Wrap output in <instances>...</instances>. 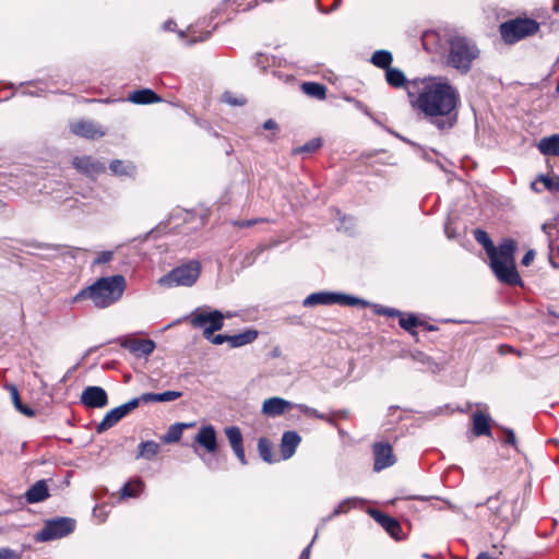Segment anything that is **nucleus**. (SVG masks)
Wrapping results in <instances>:
<instances>
[{
  "mask_svg": "<svg viewBox=\"0 0 559 559\" xmlns=\"http://www.w3.org/2000/svg\"><path fill=\"white\" fill-rule=\"evenodd\" d=\"M293 407H296L299 409L302 414L310 416L312 412V407L306 405V404H293Z\"/></svg>",
  "mask_w": 559,
  "mask_h": 559,
  "instance_id": "nucleus-55",
  "label": "nucleus"
},
{
  "mask_svg": "<svg viewBox=\"0 0 559 559\" xmlns=\"http://www.w3.org/2000/svg\"><path fill=\"white\" fill-rule=\"evenodd\" d=\"M278 355H280V353H278V349L276 348V349L274 350V353H273V356H274V357H277Z\"/></svg>",
  "mask_w": 559,
  "mask_h": 559,
  "instance_id": "nucleus-64",
  "label": "nucleus"
},
{
  "mask_svg": "<svg viewBox=\"0 0 559 559\" xmlns=\"http://www.w3.org/2000/svg\"><path fill=\"white\" fill-rule=\"evenodd\" d=\"M49 497L48 486L46 480L41 479L36 481L26 492L25 499L28 503H37L46 500Z\"/></svg>",
  "mask_w": 559,
  "mask_h": 559,
  "instance_id": "nucleus-23",
  "label": "nucleus"
},
{
  "mask_svg": "<svg viewBox=\"0 0 559 559\" xmlns=\"http://www.w3.org/2000/svg\"><path fill=\"white\" fill-rule=\"evenodd\" d=\"M253 224H255V221H242L236 223V225H238L239 227H250Z\"/></svg>",
  "mask_w": 559,
  "mask_h": 559,
  "instance_id": "nucleus-60",
  "label": "nucleus"
},
{
  "mask_svg": "<svg viewBox=\"0 0 559 559\" xmlns=\"http://www.w3.org/2000/svg\"><path fill=\"white\" fill-rule=\"evenodd\" d=\"M317 537V534L314 535L311 544H309L301 552L299 559H309L310 558V548H311V545L313 544L314 539Z\"/></svg>",
  "mask_w": 559,
  "mask_h": 559,
  "instance_id": "nucleus-58",
  "label": "nucleus"
},
{
  "mask_svg": "<svg viewBox=\"0 0 559 559\" xmlns=\"http://www.w3.org/2000/svg\"><path fill=\"white\" fill-rule=\"evenodd\" d=\"M312 412L313 413H311L310 417L319 418V419H322V420H328L329 423L333 424L332 419L328 418L326 415L318 412L316 408H312Z\"/></svg>",
  "mask_w": 559,
  "mask_h": 559,
  "instance_id": "nucleus-57",
  "label": "nucleus"
},
{
  "mask_svg": "<svg viewBox=\"0 0 559 559\" xmlns=\"http://www.w3.org/2000/svg\"><path fill=\"white\" fill-rule=\"evenodd\" d=\"M200 457L209 468H211V469L217 468V461L213 456L200 455Z\"/></svg>",
  "mask_w": 559,
  "mask_h": 559,
  "instance_id": "nucleus-51",
  "label": "nucleus"
},
{
  "mask_svg": "<svg viewBox=\"0 0 559 559\" xmlns=\"http://www.w3.org/2000/svg\"><path fill=\"white\" fill-rule=\"evenodd\" d=\"M364 502L362 499H359V498H346L344 500H342L336 507L335 509L333 510V512L324 518L322 521L323 523H325L326 521H330L331 519H333L334 516H338L341 514H345L347 513L348 511H350L352 509H355L358 507L359 503Z\"/></svg>",
  "mask_w": 559,
  "mask_h": 559,
  "instance_id": "nucleus-30",
  "label": "nucleus"
},
{
  "mask_svg": "<svg viewBox=\"0 0 559 559\" xmlns=\"http://www.w3.org/2000/svg\"><path fill=\"white\" fill-rule=\"evenodd\" d=\"M201 273V263L191 260L181 264L158 280V284L164 287L192 286Z\"/></svg>",
  "mask_w": 559,
  "mask_h": 559,
  "instance_id": "nucleus-4",
  "label": "nucleus"
},
{
  "mask_svg": "<svg viewBox=\"0 0 559 559\" xmlns=\"http://www.w3.org/2000/svg\"><path fill=\"white\" fill-rule=\"evenodd\" d=\"M370 515L390 534L394 539H402L401 524L392 516L378 510H370Z\"/></svg>",
  "mask_w": 559,
  "mask_h": 559,
  "instance_id": "nucleus-19",
  "label": "nucleus"
},
{
  "mask_svg": "<svg viewBox=\"0 0 559 559\" xmlns=\"http://www.w3.org/2000/svg\"><path fill=\"white\" fill-rule=\"evenodd\" d=\"M322 146V140L320 138H314L307 142L306 144L294 150L295 154L299 153H313Z\"/></svg>",
  "mask_w": 559,
  "mask_h": 559,
  "instance_id": "nucleus-42",
  "label": "nucleus"
},
{
  "mask_svg": "<svg viewBox=\"0 0 559 559\" xmlns=\"http://www.w3.org/2000/svg\"><path fill=\"white\" fill-rule=\"evenodd\" d=\"M301 90L306 95L320 100L326 97L325 86L317 82H305L301 85Z\"/></svg>",
  "mask_w": 559,
  "mask_h": 559,
  "instance_id": "nucleus-34",
  "label": "nucleus"
},
{
  "mask_svg": "<svg viewBox=\"0 0 559 559\" xmlns=\"http://www.w3.org/2000/svg\"><path fill=\"white\" fill-rule=\"evenodd\" d=\"M224 319L225 316L219 310L206 311L199 308L190 314L191 325L203 329L204 337H211L214 332L219 331L224 326Z\"/></svg>",
  "mask_w": 559,
  "mask_h": 559,
  "instance_id": "nucleus-7",
  "label": "nucleus"
},
{
  "mask_svg": "<svg viewBox=\"0 0 559 559\" xmlns=\"http://www.w3.org/2000/svg\"><path fill=\"white\" fill-rule=\"evenodd\" d=\"M259 332L254 329H247L246 331L230 335V347L237 348L253 343L258 338Z\"/></svg>",
  "mask_w": 559,
  "mask_h": 559,
  "instance_id": "nucleus-28",
  "label": "nucleus"
},
{
  "mask_svg": "<svg viewBox=\"0 0 559 559\" xmlns=\"http://www.w3.org/2000/svg\"><path fill=\"white\" fill-rule=\"evenodd\" d=\"M506 438L503 440L504 443L510 444L512 447H516V438L511 429H504Z\"/></svg>",
  "mask_w": 559,
  "mask_h": 559,
  "instance_id": "nucleus-50",
  "label": "nucleus"
},
{
  "mask_svg": "<svg viewBox=\"0 0 559 559\" xmlns=\"http://www.w3.org/2000/svg\"><path fill=\"white\" fill-rule=\"evenodd\" d=\"M374 471H382L395 463L392 447L388 442H377L373 444Z\"/></svg>",
  "mask_w": 559,
  "mask_h": 559,
  "instance_id": "nucleus-16",
  "label": "nucleus"
},
{
  "mask_svg": "<svg viewBox=\"0 0 559 559\" xmlns=\"http://www.w3.org/2000/svg\"><path fill=\"white\" fill-rule=\"evenodd\" d=\"M159 450L160 445L153 440L141 442L136 459L152 460L158 454Z\"/></svg>",
  "mask_w": 559,
  "mask_h": 559,
  "instance_id": "nucleus-32",
  "label": "nucleus"
},
{
  "mask_svg": "<svg viewBox=\"0 0 559 559\" xmlns=\"http://www.w3.org/2000/svg\"><path fill=\"white\" fill-rule=\"evenodd\" d=\"M537 147L543 155L559 156V134L543 138Z\"/></svg>",
  "mask_w": 559,
  "mask_h": 559,
  "instance_id": "nucleus-26",
  "label": "nucleus"
},
{
  "mask_svg": "<svg viewBox=\"0 0 559 559\" xmlns=\"http://www.w3.org/2000/svg\"><path fill=\"white\" fill-rule=\"evenodd\" d=\"M110 170L117 176H133L135 166L131 163H126L120 159H115L109 165Z\"/></svg>",
  "mask_w": 559,
  "mask_h": 559,
  "instance_id": "nucleus-37",
  "label": "nucleus"
},
{
  "mask_svg": "<svg viewBox=\"0 0 559 559\" xmlns=\"http://www.w3.org/2000/svg\"><path fill=\"white\" fill-rule=\"evenodd\" d=\"M385 81L395 88L403 87L407 82L405 74L397 68H390L385 71Z\"/></svg>",
  "mask_w": 559,
  "mask_h": 559,
  "instance_id": "nucleus-35",
  "label": "nucleus"
},
{
  "mask_svg": "<svg viewBox=\"0 0 559 559\" xmlns=\"http://www.w3.org/2000/svg\"><path fill=\"white\" fill-rule=\"evenodd\" d=\"M265 130H277V123L273 119H269L263 123Z\"/></svg>",
  "mask_w": 559,
  "mask_h": 559,
  "instance_id": "nucleus-59",
  "label": "nucleus"
},
{
  "mask_svg": "<svg viewBox=\"0 0 559 559\" xmlns=\"http://www.w3.org/2000/svg\"><path fill=\"white\" fill-rule=\"evenodd\" d=\"M392 60H393V58H392V53L390 51L377 50L373 52L370 61L377 68L385 69V71H386L388 69L391 68Z\"/></svg>",
  "mask_w": 559,
  "mask_h": 559,
  "instance_id": "nucleus-36",
  "label": "nucleus"
},
{
  "mask_svg": "<svg viewBox=\"0 0 559 559\" xmlns=\"http://www.w3.org/2000/svg\"><path fill=\"white\" fill-rule=\"evenodd\" d=\"M474 238L475 240L480 243L483 246V248L485 249L487 255L489 253H491L490 251L493 252V242L491 241L489 235L487 234V231L483 230V229H475L474 230Z\"/></svg>",
  "mask_w": 559,
  "mask_h": 559,
  "instance_id": "nucleus-39",
  "label": "nucleus"
},
{
  "mask_svg": "<svg viewBox=\"0 0 559 559\" xmlns=\"http://www.w3.org/2000/svg\"><path fill=\"white\" fill-rule=\"evenodd\" d=\"M380 313L382 314H385L388 317H402V312L397 309H394V308H383L381 311H379Z\"/></svg>",
  "mask_w": 559,
  "mask_h": 559,
  "instance_id": "nucleus-53",
  "label": "nucleus"
},
{
  "mask_svg": "<svg viewBox=\"0 0 559 559\" xmlns=\"http://www.w3.org/2000/svg\"><path fill=\"white\" fill-rule=\"evenodd\" d=\"M120 346L138 356H150L156 348L155 342L152 340H140L132 335L124 336L120 341Z\"/></svg>",
  "mask_w": 559,
  "mask_h": 559,
  "instance_id": "nucleus-14",
  "label": "nucleus"
},
{
  "mask_svg": "<svg viewBox=\"0 0 559 559\" xmlns=\"http://www.w3.org/2000/svg\"><path fill=\"white\" fill-rule=\"evenodd\" d=\"M128 100L134 104H153L160 100V97L150 88L133 91L129 94Z\"/></svg>",
  "mask_w": 559,
  "mask_h": 559,
  "instance_id": "nucleus-25",
  "label": "nucleus"
},
{
  "mask_svg": "<svg viewBox=\"0 0 559 559\" xmlns=\"http://www.w3.org/2000/svg\"><path fill=\"white\" fill-rule=\"evenodd\" d=\"M293 408V403L282 397H270L262 404V413L269 417H276Z\"/></svg>",
  "mask_w": 559,
  "mask_h": 559,
  "instance_id": "nucleus-21",
  "label": "nucleus"
},
{
  "mask_svg": "<svg viewBox=\"0 0 559 559\" xmlns=\"http://www.w3.org/2000/svg\"><path fill=\"white\" fill-rule=\"evenodd\" d=\"M420 324L421 322L418 320V318L412 313L408 314L406 318H404L403 316L400 318V326L413 335L416 334L414 329Z\"/></svg>",
  "mask_w": 559,
  "mask_h": 559,
  "instance_id": "nucleus-40",
  "label": "nucleus"
},
{
  "mask_svg": "<svg viewBox=\"0 0 559 559\" xmlns=\"http://www.w3.org/2000/svg\"><path fill=\"white\" fill-rule=\"evenodd\" d=\"M112 257H114L112 251H102L100 253H98V255L94 260V264H105V263L111 261Z\"/></svg>",
  "mask_w": 559,
  "mask_h": 559,
  "instance_id": "nucleus-46",
  "label": "nucleus"
},
{
  "mask_svg": "<svg viewBox=\"0 0 559 559\" xmlns=\"http://www.w3.org/2000/svg\"><path fill=\"white\" fill-rule=\"evenodd\" d=\"M534 258H535V251H534V250H528V251L524 254V257L522 258L521 263H522L523 265H525V266H528V265L533 262Z\"/></svg>",
  "mask_w": 559,
  "mask_h": 559,
  "instance_id": "nucleus-52",
  "label": "nucleus"
},
{
  "mask_svg": "<svg viewBox=\"0 0 559 559\" xmlns=\"http://www.w3.org/2000/svg\"><path fill=\"white\" fill-rule=\"evenodd\" d=\"M421 44L428 52H439L443 48L441 37L436 31L424 32Z\"/></svg>",
  "mask_w": 559,
  "mask_h": 559,
  "instance_id": "nucleus-27",
  "label": "nucleus"
},
{
  "mask_svg": "<svg viewBox=\"0 0 559 559\" xmlns=\"http://www.w3.org/2000/svg\"><path fill=\"white\" fill-rule=\"evenodd\" d=\"M70 130L73 134L88 140L99 139L106 134L100 126L88 120H79L72 122L70 124Z\"/></svg>",
  "mask_w": 559,
  "mask_h": 559,
  "instance_id": "nucleus-15",
  "label": "nucleus"
},
{
  "mask_svg": "<svg viewBox=\"0 0 559 559\" xmlns=\"http://www.w3.org/2000/svg\"><path fill=\"white\" fill-rule=\"evenodd\" d=\"M229 337H230V335H226V334H217V335L212 334L211 337H205V338L215 345H221L223 343H228L230 345Z\"/></svg>",
  "mask_w": 559,
  "mask_h": 559,
  "instance_id": "nucleus-45",
  "label": "nucleus"
},
{
  "mask_svg": "<svg viewBox=\"0 0 559 559\" xmlns=\"http://www.w3.org/2000/svg\"><path fill=\"white\" fill-rule=\"evenodd\" d=\"M245 0H225L226 7H231L234 11H248L258 5V0L249 2L246 7H242Z\"/></svg>",
  "mask_w": 559,
  "mask_h": 559,
  "instance_id": "nucleus-43",
  "label": "nucleus"
},
{
  "mask_svg": "<svg viewBox=\"0 0 559 559\" xmlns=\"http://www.w3.org/2000/svg\"><path fill=\"white\" fill-rule=\"evenodd\" d=\"M141 403V399L134 397L129 402L110 409L100 423L96 425L97 433H103L118 424L123 417L135 409Z\"/></svg>",
  "mask_w": 559,
  "mask_h": 559,
  "instance_id": "nucleus-9",
  "label": "nucleus"
},
{
  "mask_svg": "<svg viewBox=\"0 0 559 559\" xmlns=\"http://www.w3.org/2000/svg\"><path fill=\"white\" fill-rule=\"evenodd\" d=\"M182 396V392L180 391H166L163 393H144L139 399L141 402H171Z\"/></svg>",
  "mask_w": 559,
  "mask_h": 559,
  "instance_id": "nucleus-29",
  "label": "nucleus"
},
{
  "mask_svg": "<svg viewBox=\"0 0 559 559\" xmlns=\"http://www.w3.org/2000/svg\"><path fill=\"white\" fill-rule=\"evenodd\" d=\"M191 33H192V38L189 40L190 44H193V43H197V41H203V40L207 39L210 37V35H211V32H206L203 35L197 37L194 35L195 31H191Z\"/></svg>",
  "mask_w": 559,
  "mask_h": 559,
  "instance_id": "nucleus-56",
  "label": "nucleus"
},
{
  "mask_svg": "<svg viewBox=\"0 0 559 559\" xmlns=\"http://www.w3.org/2000/svg\"><path fill=\"white\" fill-rule=\"evenodd\" d=\"M74 530V521L68 518H60L48 521L38 534V539L46 542L60 538Z\"/></svg>",
  "mask_w": 559,
  "mask_h": 559,
  "instance_id": "nucleus-10",
  "label": "nucleus"
},
{
  "mask_svg": "<svg viewBox=\"0 0 559 559\" xmlns=\"http://www.w3.org/2000/svg\"><path fill=\"white\" fill-rule=\"evenodd\" d=\"M72 164L76 170L88 177H95L106 170L103 163L91 156H76L73 158Z\"/></svg>",
  "mask_w": 559,
  "mask_h": 559,
  "instance_id": "nucleus-17",
  "label": "nucleus"
},
{
  "mask_svg": "<svg viewBox=\"0 0 559 559\" xmlns=\"http://www.w3.org/2000/svg\"><path fill=\"white\" fill-rule=\"evenodd\" d=\"M538 29V22L528 17L510 20L500 25L501 37L508 44H513L527 36H532Z\"/></svg>",
  "mask_w": 559,
  "mask_h": 559,
  "instance_id": "nucleus-5",
  "label": "nucleus"
},
{
  "mask_svg": "<svg viewBox=\"0 0 559 559\" xmlns=\"http://www.w3.org/2000/svg\"><path fill=\"white\" fill-rule=\"evenodd\" d=\"M223 99L225 103L233 105V106H242L246 103L245 98H236L230 93H225L223 95Z\"/></svg>",
  "mask_w": 559,
  "mask_h": 559,
  "instance_id": "nucleus-47",
  "label": "nucleus"
},
{
  "mask_svg": "<svg viewBox=\"0 0 559 559\" xmlns=\"http://www.w3.org/2000/svg\"><path fill=\"white\" fill-rule=\"evenodd\" d=\"M516 241L511 238H504L501 240L498 247H493V252L488 254L490 259V265H493V261L501 263L515 262L514 254L516 251Z\"/></svg>",
  "mask_w": 559,
  "mask_h": 559,
  "instance_id": "nucleus-12",
  "label": "nucleus"
},
{
  "mask_svg": "<svg viewBox=\"0 0 559 559\" xmlns=\"http://www.w3.org/2000/svg\"><path fill=\"white\" fill-rule=\"evenodd\" d=\"M194 442L204 448L207 453L214 454L217 451V437L212 425L202 426L194 437Z\"/></svg>",
  "mask_w": 559,
  "mask_h": 559,
  "instance_id": "nucleus-18",
  "label": "nucleus"
},
{
  "mask_svg": "<svg viewBox=\"0 0 559 559\" xmlns=\"http://www.w3.org/2000/svg\"><path fill=\"white\" fill-rule=\"evenodd\" d=\"M191 426H192L191 424H182V423H177V424L171 425L168 428L167 432L162 437L163 442L164 443L178 442L181 439L183 429L189 428Z\"/></svg>",
  "mask_w": 559,
  "mask_h": 559,
  "instance_id": "nucleus-33",
  "label": "nucleus"
},
{
  "mask_svg": "<svg viewBox=\"0 0 559 559\" xmlns=\"http://www.w3.org/2000/svg\"><path fill=\"white\" fill-rule=\"evenodd\" d=\"M81 403L88 408H103L108 404V395L100 386H86L81 394Z\"/></svg>",
  "mask_w": 559,
  "mask_h": 559,
  "instance_id": "nucleus-13",
  "label": "nucleus"
},
{
  "mask_svg": "<svg viewBox=\"0 0 559 559\" xmlns=\"http://www.w3.org/2000/svg\"><path fill=\"white\" fill-rule=\"evenodd\" d=\"M175 25L176 24H175L174 21H167V22L164 23V28L166 31H173Z\"/></svg>",
  "mask_w": 559,
  "mask_h": 559,
  "instance_id": "nucleus-61",
  "label": "nucleus"
},
{
  "mask_svg": "<svg viewBox=\"0 0 559 559\" xmlns=\"http://www.w3.org/2000/svg\"><path fill=\"white\" fill-rule=\"evenodd\" d=\"M414 109L429 118L438 129H450L454 126L455 111L460 104L457 90L447 79L432 78L423 83V87L415 96L408 92Z\"/></svg>",
  "mask_w": 559,
  "mask_h": 559,
  "instance_id": "nucleus-1",
  "label": "nucleus"
},
{
  "mask_svg": "<svg viewBox=\"0 0 559 559\" xmlns=\"http://www.w3.org/2000/svg\"><path fill=\"white\" fill-rule=\"evenodd\" d=\"M145 484L141 478L128 481L121 488V498H135L144 490Z\"/></svg>",
  "mask_w": 559,
  "mask_h": 559,
  "instance_id": "nucleus-31",
  "label": "nucleus"
},
{
  "mask_svg": "<svg viewBox=\"0 0 559 559\" xmlns=\"http://www.w3.org/2000/svg\"><path fill=\"white\" fill-rule=\"evenodd\" d=\"M342 305V306H366V301L356 298L354 296L337 294V293H329V292H319L310 294L305 298L302 305L305 307H314L318 305Z\"/></svg>",
  "mask_w": 559,
  "mask_h": 559,
  "instance_id": "nucleus-8",
  "label": "nucleus"
},
{
  "mask_svg": "<svg viewBox=\"0 0 559 559\" xmlns=\"http://www.w3.org/2000/svg\"><path fill=\"white\" fill-rule=\"evenodd\" d=\"M225 435L230 443V447L242 465L247 464L243 439L240 429L237 426H230L225 428Z\"/></svg>",
  "mask_w": 559,
  "mask_h": 559,
  "instance_id": "nucleus-20",
  "label": "nucleus"
},
{
  "mask_svg": "<svg viewBox=\"0 0 559 559\" xmlns=\"http://www.w3.org/2000/svg\"><path fill=\"white\" fill-rule=\"evenodd\" d=\"M538 180L544 183V186L547 190L552 191V192L559 191V176L549 177V176L540 175Z\"/></svg>",
  "mask_w": 559,
  "mask_h": 559,
  "instance_id": "nucleus-44",
  "label": "nucleus"
},
{
  "mask_svg": "<svg viewBox=\"0 0 559 559\" xmlns=\"http://www.w3.org/2000/svg\"><path fill=\"white\" fill-rule=\"evenodd\" d=\"M476 559H497V558L490 557L487 554L481 552L480 555L477 556Z\"/></svg>",
  "mask_w": 559,
  "mask_h": 559,
  "instance_id": "nucleus-62",
  "label": "nucleus"
},
{
  "mask_svg": "<svg viewBox=\"0 0 559 559\" xmlns=\"http://www.w3.org/2000/svg\"><path fill=\"white\" fill-rule=\"evenodd\" d=\"M554 11L557 12V13L559 12V0H555Z\"/></svg>",
  "mask_w": 559,
  "mask_h": 559,
  "instance_id": "nucleus-63",
  "label": "nucleus"
},
{
  "mask_svg": "<svg viewBox=\"0 0 559 559\" xmlns=\"http://www.w3.org/2000/svg\"><path fill=\"white\" fill-rule=\"evenodd\" d=\"M300 441L301 438L296 431H286L283 433L281 440V454L283 460H288L295 454Z\"/></svg>",
  "mask_w": 559,
  "mask_h": 559,
  "instance_id": "nucleus-22",
  "label": "nucleus"
},
{
  "mask_svg": "<svg viewBox=\"0 0 559 559\" xmlns=\"http://www.w3.org/2000/svg\"><path fill=\"white\" fill-rule=\"evenodd\" d=\"M127 288L123 275L117 274L96 280L92 285L81 289L73 302L90 299L98 309H105L118 302Z\"/></svg>",
  "mask_w": 559,
  "mask_h": 559,
  "instance_id": "nucleus-2",
  "label": "nucleus"
},
{
  "mask_svg": "<svg viewBox=\"0 0 559 559\" xmlns=\"http://www.w3.org/2000/svg\"><path fill=\"white\" fill-rule=\"evenodd\" d=\"M488 510L491 512V521L495 525H511L518 518L515 500H501L500 496L489 497L486 501Z\"/></svg>",
  "mask_w": 559,
  "mask_h": 559,
  "instance_id": "nucleus-6",
  "label": "nucleus"
},
{
  "mask_svg": "<svg viewBox=\"0 0 559 559\" xmlns=\"http://www.w3.org/2000/svg\"><path fill=\"white\" fill-rule=\"evenodd\" d=\"M490 267L501 283L511 286L523 285V281L516 271L515 262L501 263L493 261V265H490Z\"/></svg>",
  "mask_w": 559,
  "mask_h": 559,
  "instance_id": "nucleus-11",
  "label": "nucleus"
},
{
  "mask_svg": "<svg viewBox=\"0 0 559 559\" xmlns=\"http://www.w3.org/2000/svg\"><path fill=\"white\" fill-rule=\"evenodd\" d=\"M7 389L9 390V392L11 394V399H12V402H13L15 408L27 416H33L34 411L22 404L17 388L13 384H8Z\"/></svg>",
  "mask_w": 559,
  "mask_h": 559,
  "instance_id": "nucleus-38",
  "label": "nucleus"
},
{
  "mask_svg": "<svg viewBox=\"0 0 559 559\" xmlns=\"http://www.w3.org/2000/svg\"><path fill=\"white\" fill-rule=\"evenodd\" d=\"M0 559H20L19 555L8 548L0 549Z\"/></svg>",
  "mask_w": 559,
  "mask_h": 559,
  "instance_id": "nucleus-49",
  "label": "nucleus"
},
{
  "mask_svg": "<svg viewBox=\"0 0 559 559\" xmlns=\"http://www.w3.org/2000/svg\"><path fill=\"white\" fill-rule=\"evenodd\" d=\"M418 356H419L420 362H423L424 365H427V368L430 371L436 372L437 370H439L438 364L431 361V359L428 356H426L424 354H419Z\"/></svg>",
  "mask_w": 559,
  "mask_h": 559,
  "instance_id": "nucleus-48",
  "label": "nucleus"
},
{
  "mask_svg": "<svg viewBox=\"0 0 559 559\" xmlns=\"http://www.w3.org/2000/svg\"><path fill=\"white\" fill-rule=\"evenodd\" d=\"M498 352L501 355H507V354H510V353H515V349L512 346H510V345L502 344V345H499ZM516 354L521 355L520 352H516Z\"/></svg>",
  "mask_w": 559,
  "mask_h": 559,
  "instance_id": "nucleus-54",
  "label": "nucleus"
},
{
  "mask_svg": "<svg viewBox=\"0 0 559 559\" xmlns=\"http://www.w3.org/2000/svg\"><path fill=\"white\" fill-rule=\"evenodd\" d=\"M478 55L479 50L472 40L466 37L455 36L449 43L447 63L461 73H467Z\"/></svg>",
  "mask_w": 559,
  "mask_h": 559,
  "instance_id": "nucleus-3",
  "label": "nucleus"
},
{
  "mask_svg": "<svg viewBox=\"0 0 559 559\" xmlns=\"http://www.w3.org/2000/svg\"><path fill=\"white\" fill-rule=\"evenodd\" d=\"M258 450H259L260 456L263 459V461H265L267 463L273 462L272 445L267 439H265V438L259 439Z\"/></svg>",
  "mask_w": 559,
  "mask_h": 559,
  "instance_id": "nucleus-41",
  "label": "nucleus"
},
{
  "mask_svg": "<svg viewBox=\"0 0 559 559\" xmlns=\"http://www.w3.org/2000/svg\"><path fill=\"white\" fill-rule=\"evenodd\" d=\"M473 419V432L475 436H490V416L483 413L477 412L472 416Z\"/></svg>",
  "mask_w": 559,
  "mask_h": 559,
  "instance_id": "nucleus-24",
  "label": "nucleus"
}]
</instances>
